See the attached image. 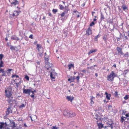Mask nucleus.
Returning a JSON list of instances; mask_svg holds the SVG:
<instances>
[{
	"mask_svg": "<svg viewBox=\"0 0 129 129\" xmlns=\"http://www.w3.org/2000/svg\"><path fill=\"white\" fill-rule=\"evenodd\" d=\"M117 76L116 74L115 73L114 71H112L111 73L107 76V79L108 81H110L111 82H112L114 80L115 77Z\"/></svg>",
	"mask_w": 129,
	"mask_h": 129,
	"instance_id": "f257e3e1",
	"label": "nucleus"
},
{
	"mask_svg": "<svg viewBox=\"0 0 129 129\" xmlns=\"http://www.w3.org/2000/svg\"><path fill=\"white\" fill-rule=\"evenodd\" d=\"M7 124L6 122L4 123L3 122H0V129H3L5 128V127L7 126Z\"/></svg>",
	"mask_w": 129,
	"mask_h": 129,
	"instance_id": "f03ea898",
	"label": "nucleus"
},
{
	"mask_svg": "<svg viewBox=\"0 0 129 129\" xmlns=\"http://www.w3.org/2000/svg\"><path fill=\"white\" fill-rule=\"evenodd\" d=\"M6 96L9 98L12 97V94L11 92L9 91H7V90H5Z\"/></svg>",
	"mask_w": 129,
	"mask_h": 129,
	"instance_id": "7ed1b4c3",
	"label": "nucleus"
},
{
	"mask_svg": "<svg viewBox=\"0 0 129 129\" xmlns=\"http://www.w3.org/2000/svg\"><path fill=\"white\" fill-rule=\"evenodd\" d=\"M19 1L18 0H13L12 2L11 3V4L12 6H15L19 4Z\"/></svg>",
	"mask_w": 129,
	"mask_h": 129,
	"instance_id": "20e7f679",
	"label": "nucleus"
},
{
	"mask_svg": "<svg viewBox=\"0 0 129 129\" xmlns=\"http://www.w3.org/2000/svg\"><path fill=\"white\" fill-rule=\"evenodd\" d=\"M116 49L118 52V53L119 55H123V53L122 51V49L121 48L119 47H117Z\"/></svg>",
	"mask_w": 129,
	"mask_h": 129,
	"instance_id": "39448f33",
	"label": "nucleus"
},
{
	"mask_svg": "<svg viewBox=\"0 0 129 129\" xmlns=\"http://www.w3.org/2000/svg\"><path fill=\"white\" fill-rule=\"evenodd\" d=\"M92 34V30L89 27L86 31V35L89 36Z\"/></svg>",
	"mask_w": 129,
	"mask_h": 129,
	"instance_id": "423d86ee",
	"label": "nucleus"
},
{
	"mask_svg": "<svg viewBox=\"0 0 129 129\" xmlns=\"http://www.w3.org/2000/svg\"><path fill=\"white\" fill-rule=\"evenodd\" d=\"M31 92V91L30 89L25 88L23 89V93L25 94H28L29 95H30Z\"/></svg>",
	"mask_w": 129,
	"mask_h": 129,
	"instance_id": "0eeeda50",
	"label": "nucleus"
},
{
	"mask_svg": "<svg viewBox=\"0 0 129 129\" xmlns=\"http://www.w3.org/2000/svg\"><path fill=\"white\" fill-rule=\"evenodd\" d=\"M12 111L10 107H9L7 109V111L6 112V115L7 116L10 113H12Z\"/></svg>",
	"mask_w": 129,
	"mask_h": 129,
	"instance_id": "6e6552de",
	"label": "nucleus"
},
{
	"mask_svg": "<svg viewBox=\"0 0 129 129\" xmlns=\"http://www.w3.org/2000/svg\"><path fill=\"white\" fill-rule=\"evenodd\" d=\"M69 111L67 110H64L63 112L64 115L66 117H68L69 116Z\"/></svg>",
	"mask_w": 129,
	"mask_h": 129,
	"instance_id": "1a4fd4ad",
	"label": "nucleus"
},
{
	"mask_svg": "<svg viewBox=\"0 0 129 129\" xmlns=\"http://www.w3.org/2000/svg\"><path fill=\"white\" fill-rule=\"evenodd\" d=\"M76 115V114L74 112H73L71 111H70L68 117H73Z\"/></svg>",
	"mask_w": 129,
	"mask_h": 129,
	"instance_id": "9d476101",
	"label": "nucleus"
},
{
	"mask_svg": "<svg viewBox=\"0 0 129 129\" xmlns=\"http://www.w3.org/2000/svg\"><path fill=\"white\" fill-rule=\"evenodd\" d=\"M75 79V76H74V77L71 76L70 78L68 79V81H69L70 83H71L74 82Z\"/></svg>",
	"mask_w": 129,
	"mask_h": 129,
	"instance_id": "9b49d317",
	"label": "nucleus"
},
{
	"mask_svg": "<svg viewBox=\"0 0 129 129\" xmlns=\"http://www.w3.org/2000/svg\"><path fill=\"white\" fill-rule=\"evenodd\" d=\"M11 38L12 40L17 41H18L19 40V39L18 37L15 35L12 36L11 37Z\"/></svg>",
	"mask_w": 129,
	"mask_h": 129,
	"instance_id": "f8f14e48",
	"label": "nucleus"
},
{
	"mask_svg": "<svg viewBox=\"0 0 129 129\" xmlns=\"http://www.w3.org/2000/svg\"><path fill=\"white\" fill-rule=\"evenodd\" d=\"M73 97L70 96H67L66 97V99L68 101H70L72 102L73 100Z\"/></svg>",
	"mask_w": 129,
	"mask_h": 129,
	"instance_id": "ddd939ff",
	"label": "nucleus"
},
{
	"mask_svg": "<svg viewBox=\"0 0 129 129\" xmlns=\"http://www.w3.org/2000/svg\"><path fill=\"white\" fill-rule=\"evenodd\" d=\"M75 123H76L74 121H72L69 123V125L71 127H73L75 125Z\"/></svg>",
	"mask_w": 129,
	"mask_h": 129,
	"instance_id": "4468645a",
	"label": "nucleus"
},
{
	"mask_svg": "<svg viewBox=\"0 0 129 129\" xmlns=\"http://www.w3.org/2000/svg\"><path fill=\"white\" fill-rule=\"evenodd\" d=\"M94 118L98 121H99L101 120L100 117L99 116L98 114H97L95 115Z\"/></svg>",
	"mask_w": 129,
	"mask_h": 129,
	"instance_id": "2eb2a0df",
	"label": "nucleus"
},
{
	"mask_svg": "<svg viewBox=\"0 0 129 129\" xmlns=\"http://www.w3.org/2000/svg\"><path fill=\"white\" fill-rule=\"evenodd\" d=\"M98 125L99 126V129H101L103 127V124H102V123H97Z\"/></svg>",
	"mask_w": 129,
	"mask_h": 129,
	"instance_id": "dca6fc26",
	"label": "nucleus"
},
{
	"mask_svg": "<svg viewBox=\"0 0 129 129\" xmlns=\"http://www.w3.org/2000/svg\"><path fill=\"white\" fill-rule=\"evenodd\" d=\"M13 97H11V99L9 98V99L8 100V103L11 104H12L13 102L14 101L13 99H12Z\"/></svg>",
	"mask_w": 129,
	"mask_h": 129,
	"instance_id": "f3484780",
	"label": "nucleus"
},
{
	"mask_svg": "<svg viewBox=\"0 0 129 129\" xmlns=\"http://www.w3.org/2000/svg\"><path fill=\"white\" fill-rule=\"evenodd\" d=\"M105 94L106 95V98L108 100H110L111 95L110 94H108L106 92H105Z\"/></svg>",
	"mask_w": 129,
	"mask_h": 129,
	"instance_id": "a211bd4d",
	"label": "nucleus"
},
{
	"mask_svg": "<svg viewBox=\"0 0 129 129\" xmlns=\"http://www.w3.org/2000/svg\"><path fill=\"white\" fill-rule=\"evenodd\" d=\"M97 51V50L96 49H93L92 50H91L90 51L88 52V55H89L90 54L92 53L93 52H95Z\"/></svg>",
	"mask_w": 129,
	"mask_h": 129,
	"instance_id": "6ab92c4d",
	"label": "nucleus"
},
{
	"mask_svg": "<svg viewBox=\"0 0 129 129\" xmlns=\"http://www.w3.org/2000/svg\"><path fill=\"white\" fill-rule=\"evenodd\" d=\"M122 8L124 11L125 10H128V7L127 6H126L124 4H123L122 6Z\"/></svg>",
	"mask_w": 129,
	"mask_h": 129,
	"instance_id": "aec40b11",
	"label": "nucleus"
},
{
	"mask_svg": "<svg viewBox=\"0 0 129 129\" xmlns=\"http://www.w3.org/2000/svg\"><path fill=\"white\" fill-rule=\"evenodd\" d=\"M54 73V72H51L50 73V76L52 79H55V78Z\"/></svg>",
	"mask_w": 129,
	"mask_h": 129,
	"instance_id": "412c9836",
	"label": "nucleus"
},
{
	"mask_svg": "<svg viewBox=\"0 0 129 129\" xmlns=\"http://www.w3.org/2000/svg\"><path fill=\"white\" fill-rule=\"evenodd\" d=\"M44 57L46 64H47V63L48 62V60L49 59L48 58V56L46 55L44 56Z\"/></svg>",
	"mask_w": 129,
	"mask_h": 129,
	"instance_id": "4be33fe9",
	"label": "nucleus"
},
{
	"mask_svg": "<svg viewBox=\"0 0 129 129\" xmlns=\"http://www.w3.org/2000/svg\"><path fill=\"white\" fill-rule=\"evenodd\" d=\"M68 66L69 68V69L70 70L71 69V68L72 67H74V64H69L68 65Z\"/></svg>",
	"mask_w": 129,
	"mask_h": 129,
	"instance_id": "5701e85b",
	"label": "nucleus"
},
{
	"mask_svg": "<svg viewBox=\"0 0 129 129\" xmlns=\"http://www.w3.org/2000/svg\"><path fill=\"white\" fill-rule=\"evenodd\" d=\"M11 126L12 128H14L15 127V123L14 122L12 121L11 122Z\"/></svg>",
	"mask_w": 129,
	"mask_h": 129,
	"instance_id": "b1692460",
	"label": "nucleus"
},
{
	"mask_svg": "<svg viewBox=\"0 0 129 129\" xmlns=\"http://www.w3.org/2000/svg\"><path fill=\"white\" fill-rule=\"evenodd\" d=\"M16 48V47H15L11 45H10V49L12 50H15V48Z\"/></svg>",
	"mask_w": 129,
	"mask_h": 129,
	"instance_id": "393cba45",
	"label": "nucleus"
},
{
	"mask_svg": "<svg viewBox=\"0 0 129 129\" xmlns=\"http://www.w3.org/2000/svg\"><path fill=\"white\" fill-rule=\"evenodd\" d=\"M37 48L38 50H39V49L41 48L42 47L40 45V44H38L37 45Z\"/></svg>",
	"mask_w": 129,
	"mask_h": 129,
	"instance_id": "a878e982",
	"label": "nucleus"
},
{
	"mask_svg": "<svg viewBox=\"0 0 129 129\" xmlns=\"http://www.w3.org/2000/svg\"><path fill=\"white\" fill-rule=\"evenodd\" d=\"M99 37V35H98L94 38V40L95 41H96V42L98 41V39Z\"/></svg>",
	"mask_w": 129,
	"mask_h": 129,
	"instance_id": "bb28decb",
	"label": "nucleus"
},
{
	"mask_svg": "<svg viewBox=\"0 0 129 129\" xmlns=\"http://www.w3.org/2000/svg\"><path fill=\"white\" fill-rule=\"evenodd\" d=\"M128 53L127 52L124 55L123 57H127L128 56Z\"/></svg>",
	"mask_w": 129,
	"mask_h": 129,
	"instance_id": "cd10ccee",
	"label": "nucleus"
},
{
	"mask_svg": "<svg viewBox=\"0 0 129 129\" xmlns=\"http://www.w3.org/2000/svg\"><path fill=\"white\" fill-rule=\"evenodd\" d=\"M94 97L93 96L91 97V104H93L94 103V102L93 100V99L94 98Z\"/></svg>",
	"mask_w": 129,
	"mask_h": 129,
	"instance_id": "c85d7f7f",
	"label": "nucleus"
},
{
	"mask_svg": "<svg viewBox=\"0 0 129 129\" xmlns=\"http://www.w3.org/2000/svg\"><path fill=\"white\" fill-rule=\"evenodd\" d=\"M3 61L2 60H1V61L0 63V67H3L4 66L3 65Z\"/></svg>",
	"mask_w": 129,
	"mask_h": 129,
	"instance_id": "c756f323",
	"label": "nucleus"
},
{
	"mask_svg": "<svg viewBox=\"0 0 129 129\" xmlns=\"http://www.w3.org/2000/svg\"><path fill=\"white\" fill-rule=\"evenodd\" d=\"M124 118H125V117H123V116L121 117L120 120V122H123L124 121V120H125L124 119Z\"/></svg>",
	"mask_w": 129,
	"mask_h": 129,
	"instance_id": "7c9ffc66",
	"label": "nucleus"
},
{
	"mask_svg": "<svg viewBox=\"0 0 129 129\" xmlns=\"http://www.w3.org/2000/svg\"><path fill=\"white\" fill-rule=\"evenodd\" d=\"M10 127H11L10 126L7 125L4 128V129H11L10 128Z\"/></svg>",
	"mask_w": 129,
	"mask_h": 129,
	"instance_id": "2f4dec72",
	"label": "nucleus"
},
{
	"mask_svg": "<svg viewBox=\"0 0 129 129\" xmlns=\"http://www.w3.org/2000/svg\"><path fill=\"white\" fill-rule=\"evenodd\" d=\"M101 19L102 20H103L104 19H105V18H104V16L103 15V14L102 13H101Z\"/></svg>",
	"mask_w": 129,
	"mask_h": 129,
	"instance_id": "473e14b6",
	"label": "nucleus"
},
{
	"mask_svg": "<svg viewBox=\"0 0 129 129\" xmlns=\"http://www.w3.org/2000/svg\"><path fill=\"white\" fill-rule=\"evenodd\" d=\"M46 65H48L49 66V67H52V64L51 63H49V62L47 63V64H46Z\"/></svg>",
	"mask_w": 129,
	"mask_h": 129,
	"instance_id": "72a5a7b5",
	"label": "nucleus"
},
{
	"mask_svg": "<svg viewBox=\"0 0 129 129\" xmlns=\"http://www.w3.org/2000/svg\"><path fill=\"white\" fill-rule=\"evenodd\" d=\"M26 104L25 105L24 104H21V105H20L19 106V108H22L24 107H25V105H26Z\"/></svg>",
	"mask_w": 129,
	"mask_h": 129,
	"instance_id": "f704fd0d",
	"label": "nucleus"
},
{
	"mask_svg": "<svg viewBox=\"0 0 129 129\" xmlns=\"http://www.w3.org/2000/svg\"><path fill=\"white\" fill-rule=\"evenodd\" d=\"M59 6L60 7L59 9L60 10H62L63 9L64 7H63L62 6V5H59Z\"/></svg>",
	"mask_w": 129,
	"mask_h": 129,
	"instance_id": "c9c22d12",
	"label": "nucleus"
},
{
	"mask_svg": "<svg viewBox=\"0 0 129 129\" xmlns=\"http://www.w3.org/2000/svg\"><path fill=\"white\" fill-rule=\"evenodd\" d=\"M51 129H58V128L56 126H53L51 127Z\"/></svg>",
	"mask_w": 129,
	"mask_h": 129,
	"instance_id": "e433bc0d",
	"label": "nucleus"
},
{
	"mask_svg": "<svg viewBox=\"0 0 129 129\" xmlns=\"http://www.w3.org/2000/svg\"><path fill=\"white\" fill-rule=\"evenodd\" d=\"M25 78L28 81L29 80V77L27 75H26L25 76Z\"/></svg>",
	"mask_w": 129,
	"mask_h": 129,
	"instance_id": "4c0bfd02",
	"label": "nucleus"
},
{
	"mask_svg": "<svg viewBox=\"0 0 129 129\" xmlns=\"http://www.w3.org/2000/svg\"><path fill=\"white\" fill-rule=\"evenodd\" d=\"M103 38L105 42L106 43L107 42L106 37L105 36L103 37Z\"/></svg>",
	"mask_w": 129,
	"mask_h": 129,
	"instance_id": "58836bf2",
	"label": "nucleus"
},
{
	"mask_svg": "<svg viewBox=\"0 0 129 129\" xmlns=\"http://www.w3.org/2000/svg\"><path fill=\"white\" fill-rule=\"evenodd\" d=\"M4 57V55L2 54H0V60H2Z\"/></svg>",
	"mask_w": 129,
	"mask_h": 129,
	"instance_id": "ea45409f",
	"label": "nucleus"
},
{
	"mask_svg": "<svg viewBox=\"0 0 129 129\" xmlns=\"http://www.w3.org/2000/svg\"><path fill=\"white\" fill-rule=\"evenodd\" d=\"M18 12H17L16 11H14V13L15 14L16 16H18L19 15V14L18 13Z\"/></svg>",
	"mask_w": 129,
	"mask_h": 129,
	"instance_id": "a19ab883",
	"label": "nucleus"
},
{
	"mask_svg": "<svg viewBox=\"0 0 129 129\" xmlns=\"http://www.w3.org/2000/svg\"><path fill=\"white\" fill-rule=\"evenodd\" d=\"M124 99L125 100H127L128 99V98L127 96V95H126L124 97Z\"/></svg>",
	"mask_w": 129,
	"mask_h": 129,
	"instance_id": "79ce46f5",
	"label": "nucleus"
},
{
	"mask_svg": "<svg viewBox=\"0 0 129 129\" xmlns=\"http://www.w3.org/2000/svg\"><path fill=\"white\" fill-rule=\"evenodd\" d=\"M94 24V23L93 22H92L90 24V26H92Z\"/></svg>",
	"mask_w": 129,
	"mask_h": 129,
	"instance_id": "37998d69",
	"label": "nucleus"
},
{
	"mask_svg": "<svg viewBox=\"0 0 129 129\" xmlns=\"http://www.w3.org/2000/svg\"><path fill=\"white\" fill-rule=\"evenodd\" d=\"M127 71H129V70H125L124 72V73L126 74L127 73Z\"/></svg>",
	"mask_w": 129,
	"mask_h": 129,
	"instance_id": "c03bdc74",
	"label": "nucleus"
},
{
	"mask_svg": "<svg viewBox=\"0 0 129 129\" xmlns=\"http://www.w3.org/2000/svg\"><path fill=\"white\" fill-rule=\"evenodd\" d=\"M57 11V9H53V13H55Z\"/></svg>",
	"mask_w": 129,
	"mask_h": 129,
	"instance_id": "a18cd8bd",
	"label": "nucleus"
},
{
	"mask_svg": "<svg viewBox=\"0 0 129 129\" xmlns=\"http://www.w3.org/2000/svg\"><path fill=\"white\" fill-rule=\"evenodd\" d=\"M6 76L5 72H4V73H3L2 74V76Z\"/></svg>",
	"mask_w": 129,
	"mask_h": 129,
	"instance_id": "49530a36",
	"label": "nucleus"
},
{
	"mask_svg": "<svg viewBox=\"0 0 129 129\" xmlns=\"http://www.w3.org/2000/svg\"><path fill=\"white\" fill-rule=\"evenodd\" d=\"M29 38H30L31 39H33V35L32 34L30 35L29 37Z\"/></svg>",
	"mask_w": 129,
	"mask_h": 129,
	"instance_id": "de8ad7c7",
	"label": "nucleus"
},
{
	"mask_svg": "<svg viewBox=\"0 0 129 129\" xmlns=\"http://www.w3.org/2000/svg\"><path fill=\"white\" fill-rule=\"evenodd\" d=\"M65 14V13L63 12L62 13L60 14V15L61 17H63L64 16Z\"/></svg>",
	"mask_w": 129,
	"mask_h": 129,
	"instance_id": "09e8293b",
	"label": "nucleus"
},
{
	"mask_svg": "<svg viewBox=\"0 0 129 129\" xmlns=\"http://www.w3.org/2000/svg\"><path fill=\"white\" fill-rule=\"evenodd\" d=\"M93 67L92 66H91V67H87V70H88L89 69H92V68Z\"/></svg>",
	"mask_w": 129,
	"mask_h": 129,
	"instance_id": "8fccbe9b",
	"label": "nucleus"
},
{
	"mask_svg": "<svg viewBox=\"0 0 129 129\" xmlns=\"http://www.w3.org/2000/svg\"><path fill=\"white\" fill-rule=\"evenodd\" d=\"M76 79H77V81H79V76H77L76 78Z\"/></svg>",
	"mask_w": 129,
	"mask_h": 129,
	"instance_id": "3c124183",
	"label": "nucleus"
},
{
	"mask_svg": "<svg viewBox=\"0 0 129 129\" xmlns=\"http://www.w3.org/2000/svg\"><path fill=\"white\" fill-rule=\"evenodd\" d=\"M15 84H16V86L17 88H18L19 87V85L17 83H15Z\"/></svg>",
	"mask_w": 129,
	"mask_h": 129,
	"instance_id": "603ef678",
	"label": "nucleus"
},
{
	"mask_svg": "<svg viewBox=\"0 0 129 129\" xmlns=\"http://www.w3.org/2000/svg\"><path fill=\"white\" fill-rule=\"evenodd\" d=\"M0 69H1V72L3 73H4V72H5V71H4V69H3L1 68H0Z\"/></svg>",
	"mask_w": 129,
	"mask_h": 129,
	"instance_id": "864d4df0",
	"label": "nucleus"
},
{
	"mask_svg": "<svg viewBox=\"0 0 129 129\" xmlns=\"http://www.w3.org/2000/svg\"><path fill=\"white\" fill-rule=\"evenodd\" d=\"M112 123H111V124H109L110 126H109V127H111V128L112 129V128L113 127V126L112 125Z\"/></svg>",
	"mask_w": 129,
	"mask_h": 129,
	"instance_id": "5fc2aeb1",
	"label": "nucleus"
},
{
	"mask_svg": "<svg viewBox=\"0 0 129 129\" xmlns=\"http://www.w3.org/2000/svg\"><path fill=\"white\" fill-rule=\"evenodd\" d=\"M12 70V69H9L8 70V71L9 72H10V71Z\"/></svg>",
	"mask_w": 129,
	"mask_h": 129,
	"instance_id": "6e6d98bb",
	"label": "nucleus"
},
{
	"mask_svg": "<svg viewBox=\"0 0 129 129\" xmlns=\"http://www.w3.org/2000/svg\"><path fill=\"white\" fill-rule=\"evenodd\" d=\"M109 22L111 23H113V20H110Z\"/></svg>",
	"mask_w": 129,
	"mask_h": 129,
	"instance_id": "4d7b16f0",
	"label": "nucleus"
},
{
	"mask_svg": "<svg viewBox=\"0 0 129 129\" xmlns=\"http://www.w3.org/2000/svg\"><path fill=\"white\" fill-rule=\"evenodd\" d=\"M68 11H64L63 12H64L65 13V14H67L68 13Z\"/></svg>",
	"mask_w": 129,
	"mask_h": 129,
	"instance_id": "13d9d810",
	"label": "nucleus"
},
{
	"mask_svg": "<svg viewBox=\"0 0 129 129\" xmlns=\"http://www.w3.org/2000/svg\"><path fill=\"white\" fill-rule=\"evenodd\" d=\"M31 92L33 94H34V92H36V91L35 90H34V91H31Z\"/></svg>",
	"mask_w": 129,
	"mask_h": 129,
	"instance_id": "bf43d9fd",
	"label": "nucleus"
},
{
	"mask_svg": "<svg viewBox=\"0 0 129 129\" xmlns=\"http://www.w3.org/2000/svg\"><path fill=\"white\" fill-rule=\"evenodd\" d=\"M16 75H13L12 76V78H14V77H16Z\"/></svg>",
	"mask_w": 129,
	"mask_h": 129,
	"instance_id": "052dcab7",
	"label": "nucleus"
},
{
	"mask_svg": "<svg viewBox=\"0 0 129 129\" xmlns=\"http://www.w3.org/2000/svg\"><path fill=\"white\" fill-rule=\"evenodd\" d=\"M120 38H117L116 39H117V41H119V39Z\"/></svg>",
	"mask_w": 129,
	"mask_h": 129,
	"instance_id": "680f3d73",
	"label": "nucleus"
},
{
	"mask_svg": "<svg viewBox=\"0 0 129 129\" xmlns=\"http://www.w3.org/2000/svg\"><path fill=\"white\" fill-rule=\"evenodd\" d=\"M85 3H83V4L82 5V6L83 7H84L85 5Z\"/></svg>",
	"mask_w": 129,
	"mask_h": 129,
	"instance_id": "e2e57ef3",
	"label": "nucleus"
},
{
	"mask_svg": "<svg viewBox=\"0 0 129 129\" xmlns=\"http://www.w3.org/2000/svg\"><path fill=\"white\" fill-rule=\"evenodd\" d=\"M125 116L127 117H128L129 116L128 114H126Z\"/></svg>",
	"mask_w": 129,
	"mask_h": 129,
	"instance_id": "0e129e2a",
	"label": "nucleus"
},
{
	"mask_svg": "<svg viewBox=\"0 0 129 129\" xmlns=\"http://www.w3.org/2000/svg\"><path fill=\"white\" fill-rule=\"evenodd\" d=\"M82 72L84 73H85L86 72V71L85 70H83L82 71Z\"/></svg>",
	"mask_w": 129,
	"mask_h": 129,
	"instance_id": "69168bd1",
	"label": "nucleus"
},
{
	"mask_svg": "<svg viewBox=\"0 0 129 129\" xmlns=\"http://www.w3.org/2000/svg\"><path fill=\"white\" fill-rule=\"evenodd\" d=\"M12 16H15V14L14 13H13V14H12Z\"/></svg>",
	"mask_w": 129,
	"mask_h": 129,
	"instance_id": "338daca9",
	"label": "nucleus"
},
{
	"mask_svg": "<svg viewBox=\"0 0 129 129\" xmlns=\"http://www.w3.org/2000/svg\"><path fill=\"white\" fill-rule=\"evenodd\" d=\"M73 12L75 13H76V12H77V13H78V12L77 11V10H75Z\"/></svg>",
	"mask_w": 129,
	"mask_h": 129,
	"instance_id": "774afa93",
	"label": "nucleus"
}]
</instances>
